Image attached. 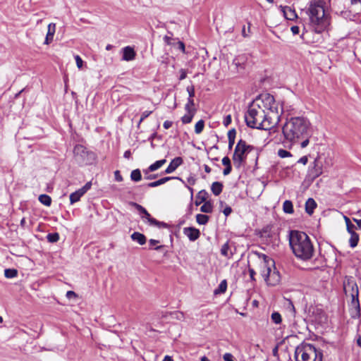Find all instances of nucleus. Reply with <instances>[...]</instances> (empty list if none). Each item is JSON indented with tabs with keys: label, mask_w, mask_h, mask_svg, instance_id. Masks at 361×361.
<instances>
[{
	"label": "nucleus",
	"mask_w": 361,
	"mask_h": 361,
	"mask_svg": "<svg viewBox=\"0 0 361 361\" xmlns=\"http://www.w3.org/2000/svg\"><path fill=\"white\" fill-rule=\"evenodd\" d=\"M221 254L228 259L232 257L233 252L231 250L228 242H226L222 245L221 248Z\"/></svg>",
	"instance_id": "nucleus-23"
},
{
	"label": "nucleus",
	"mask_w": 361,
	"mask_h": 361,
	"mask_svg": "<svg viewBox=\"0 0 361 361\" xmlns=\"http://www.w3.org/2000/svg\"><path fill=\"white\" fill-rule=\"evenodd\" d=\"M166 162V160L165 159L158 160L149 166V170L150 171H155L157 169H160L164 164H165Z\"/></svg>",
	"instance_id": "nucleus-26"
},
{
	"label": "nucleus",
	"mask_w": 361,
	"mask_h": 361,
	"mask_svg": "<svg viewBox=\"0 0 361 361\" xmlns=\"http://www.w3.org/2000/svg\"><path fill=\"white\" fill-rule=\"evenodd\" d=\"M39 201L45 206H50L51 204V198L45 194L40 195L38 198Z\"/></svg>",
	"instance_id": "nucleus-29"
},
{
	"label": "nucleus",
	"mask_w": 361,
	"mask_h": 361,
	"mask_svg": "<svg viewBox=\"0 0 361 361\" xmlns=\"http://www.w3.org/2000/svg\"><path fill=\"white\" fill-rule=\"evenodd\" d=\"M187 92H188L189 97L193 99L195 96V87L193 85L188 86L187 87Z\"/></svg>",
	"instance_id": "nucleus-44"
},
{
	"label": "nucleus",
	"mask_w": 361,
	"mask_h": 361,
	"mask_svg": "<svg viewBox=\"0 0 361 361\" xmlns=\"http://www.w3.org/2000/svg\"><path fill=\"white\" fill-rule=\"evenodd\" d=\"M231 170H232L231 164L228 165V166H225V169L223 171V174L224 176H227L231 172Z\"/></svg>",
	"instance_id": "nucleus-50"
},
{
	"label": "nucleus",
	"mask_w": 361,
	"mask_h": 361,
	"mask_svg": "<svg viewBox=\"0 0 361 361\" xmlns=\"http://www.w3.org/2000/svg\"><path fill=\"white\" fill-rule=\"evenodd\" d=\"M282 133L283 143L291 147L301 139L310 136V123L302 116L287 118L282 127Z\"/></svg>",
	"instance_id": "nucleus-1"
},
{
	"label": "nucleus",
	"mask_w": 361,
	"mask_h": 361,
	"mask_svg": "<svg viewBox=\"0 0 361 361\" xmlns=\"http://www.w3.org/2000/svg\"><path fill=\"white\" fill-rule=\"evenodd\" d=\"M47 239L49 243H56L59 240V234L58 233H49Z\"/></svg>",
	"instance_id": "nucleus-37"
},
{
	"label": "nucleus",
	"mask_w": 361,
	"mask_h": 361,
	"mask_svg": "<svg viewBox=\"0 0 361 361\" xmlns=\"http://www.w3.org/2000/svg\"><path fill=\"white\" fill-rule=\"evenodd\" d=\"M73 153L76 159L80 161H85L86 157L90 160H94L95 159V154L87 151V149L81 145H77L74 147Z\"/></svg>",
	"instance_id": "nucleus-11"
},
{
	"label": "nucleus",
	"mask_w": 361,
	"mask_h": 361,
	"mask_svg": "<svg viewBox=\"0 0 361 361\" xmlns=\"http://www.w3.org/2000/svg\"><path fill=\"white\" fill-rule=\"evenodd\" d=\"M223 212L226 216H228L232 212V209L230 207H226L224 208Z\"/></svg>",
	"instance_id": "nucleus-56"
},
{
	"label": "nucleus",
	"mask_w": 361,
	"mask_h": 361,
	"mask_svg": "<svg viewBox=\"0 0 361 361\" xmlns=\"http://www.w3.org/2000/svg\"><path fill=\"white\" fill-rule=\"evenodd\" d=\"M264 261L261 263V275L269 286L277 285L281 279L279 272L274 267V262L265 255H262Z\"/></svg>",
	"instance_id": "nucleus-7"
},
{
	"label": "nucleus",
	"mask_w": 361,
	"mask_h": 361,
	"mask_svg": "<svg viewBox=\"0 0 361 361\" xmlns=\"http://www.w3.org/2000/svg\"><path fill=\"white\" fill-rule=\"evenodd\" d=\"M188 182L190 185H194L195 183V178L190 176V177L188 178Z\"/></svg>",
	"instance_id": "nucleus-62"
},
{
	"label": "nucleus",
	"mask_w": 361,
	"mask_h": 361,
	"mask_svg": "<svg viewBox=\"0 0 361 361\" xmlns=\"http://www.w3.org/2000/svg\"><path fill=\"white\" fill-rule=\"evenodd\" d=\"M178 49L185 52V44L183 42H178Z\"/></svg>",
	"instance_id": "nucleus-61"
},
{
	"label": "nucleus",
	"mask_w": 361,
	"mask_h": 361,
	"mask_svg": "<svg viewBox=\"0 0 361 361\" xmlns=\"http://www.w3.org/2000/svg\"><path fill=\"white\" fill-rule=\"evenodd\" d=\"M200 211L204 213H212L213 211V205L211 202L207 201L200 207Z\"/></svg>",
	"instance_id": "nucleus-31"
},
{
	"label": "nucleus",
	"mask_w": 361,
	"mask_h": 361,
	"mask_svg": "<svg viewBox=\"0 0 361 361\" xmlns=\"http://www.w3.org/2000/svg\"><path fill=\"white\" fill-rule=\"evenodd\" d=\"M75 62H76V65H77L78 68H81L82 67V64H83L82 59L78 55H76L75 56Z\"/></svg>",
	"instance_id": "nucleus-45"
},
{
	"label": "nucleus",
	"mask_w": 361,
	"mask_h": 361,
	"mask_svg": "<svg viewBox=\"0 0 361 361\" xmlns=\"http://www.w3.org/2000/svg\"><path fill=\"white\" fill-rule=\"evenodd\" d=\"M265 116V109L262 108L259 101L253 102L248 107L245 114V121L247 126L252 128H267L268 124L263 123V117Z\"/></svg>",
	"instance_id": "nucleus-5"
},
{
	"label": "nucleus",
	"mask_w": 361,
	"mask_h": 361,
	"mask_svg": "<svg viewBox=\"0 0 361 361\" xmlns=\"http://www.w3.org/2000/svg\"><path fill=\"white\" fill-rule=\"evenodd\" d=\"M183 233L189 238L191 241H195L199 238L200 235V231L199 229L194 227H186L183 228Z\"/></svg>",
	"instance_id": "nucleus-13"
},
{
	"label": "nucleus",
	"mask_w": 361,
	"mask_h": 361,
	"mask_svg": "<svg viewBox=\"0 0 361 361\" xmlns=\"http://www.w3.org/2000/svg\"><path fill=\"white\" fill-rule=\"evenodd\" d=\"M281 11L283 13L284 17L289 20H293L295 19L298 16L295 13V11L293 8H291L290 6H281Z\"/></svg>",
	"instance_id": "nucleus-16"
},
{
	"label": "nucleus",
	"mask_w": 361,
	"mask_h": 361,
	"mask_svg": "<svg viewBox=\"0 0 361 361\" xmlns=\"http://www.w3.org/2000/svg\"><path fill=\"white\" fill-rule=\"evenodd\" d=\"M231 123V116L228 115L224 118L223 123L225 126H228Z\"/></svg>",
	"instance_id": "nucleus-49"
},
{
	"label": "nucleus",
	"mask_w": 361,
	"mask_h": 361,
	"mask_svg": "<svg viewBox=\"0 0 361 361\" xmlns=\"http://www.w3.org/2000/svg\"><path fill=\"white\" fill-rule=\"evenodd\" d=\"M159 243V240H154V239H150L149 240V244L150 245V248H152L154 245H156Z\"/></svg>",
	"instance_id": "nucleus-59"
},
{
	"label": "nucleus",
	"mask_w": 361,
	"mask_h": 361,
	"mask_svg": "<svg viewBox=\"0 0 361 361\" xmlns=\"http://www.w3.org/2000/svg\"><path fill=\"white\" fill-rule=\"evenodd\" d=\"M135 51L133 48L128 46L123 49V57L122 59L124 61H132L135 57Z\"/></svg>",
	"instance_id": "nucleus-18"
},
{
	"label": "nucleus",
	"mask_w": 361,
	"mask_h": 361,
	"mask_svg": "<svg viewBox=\"0 0 361 361\" xmlns=\"http://www.w3.org/2000/svg\"><path fill=\"white\" fill-rule=\"evenodd\" d=\"M131 156V152L130 150H127L124 152L123 157L126 159H129Z\"/></svg>",
	"instance_id": "nucleus-63"
},
{
	"label": "nucleus",
	"mask_w": 361,
	"mask_h": 361,
	"mask_svg": "<svg viewBox=\"0 0 361 361\" xmlns=\"http://www.w3.org/2000/svg\"><path fill=\"white\" fill-rule=\"evenodd\" d=\"M83 193H82L80 190H78L77 191L72 192L70 195V202L71 204H73L77 202H78L82 196H83Z\"/></svg>",
	"instance_id": "nucleus-25"
},
{
	"label": "nucleus",
	"mask_w": 361,
	"mask_h": 361,
	"mask_svg": "<svg viewBox=\"0 0 361 361\" xmlns=\"http://www.w3.org/2000/svg\"><path fill=\"white\" fill-rule=\"evenodd\" d=\"M55 30H56V25L54 23L49 24L48 31H47V34L46 39L44 41V44H49L52 42L54 35L55 33Z\"/></svg>",
	"instance_id": "nucleus-19"
},
{
	"label": "nucleus",
	"mask_w": 361,
	"mask_h": 361,
	"mask_svg": "<svg viewBox=\"0 0 361 361\" xmlns=\"http://www.w3.org/2000/svg\"><path fill=\"white\" fill-rule=\"evenodd\" d=\"M18 275V271L15 269H6L4 270V276L6 278L12 279Z\"/></svg>",
	"instance_id": "nucleus-35"
},
{
	"label": "nucleus",
	"mask_w": 361,
	"mask_h": 361,
	"mask_svg": "<svg viewBox=\"0 0 361 361\" xmlns=\"http://www.w3.org/2000/svg\"><path fill=\"white\" fill-rule=\"evenodd\" d=\"M131 238L133 240L137 242L140 245H145L147 240L145 235L139 232H134L131 235Z\"/></svg>",
	"instance_id": "nucleus-21"
},
{
	"label": "nucleus",
	"mask_w": 361,
	"mask_h": 361,
	"mask_svg": "<svg viewBox=\"0 0 361 361\" xmlns=\"http://www.w3.org/2000/svg\"><path fill=\"white\" fill-rule=\"evenodd\" d=\"M346 227H347V231L349 233H355L354 231V229L355 228V226L354 224H353L352 223L346 225Z\"/></svg>",
	"instance_id": "nucleus-47"
},
{
	"label": "nucleus",
	"mask_w": 361,
	"mask_h": 361,
	"mask_svg": "<svg viewBox=\"0 0 361 361\" xmlns=\"http://www.w3.org/2000/svg\"><path fill=\"white\" fill-rule=\"evenodd\" d=\"M162 361H173L172 357L169 356V355H166L163 360Z\"/></svg>",
	"instance_id": "nucleus-64"
},
{
	"label": "nucleus",
	"mask_w": 361,
	"mask_h": 361,
	"mask_svg": "<svg viewBox=\"0 0 361 361\" xmlns=\"http://www.w3.org/2000/svg\"><path fill=\"white\" fill-rule=\"evenodd\" d=\"M224 185L221 182H214L211 186V190L215 196L219 195L223 190Z\"/></svg>",
	"instance_id": "nucleus-22"
},
{
	"label": "nucleus",
	"mask_w": 361,
	"mask_h": 361,
	"mask_svg": "<svg viewBox=\"0 0 361 361\" xmlns=\"http://www.w3.org/2000/svg\"><path fill=\"white\" fill-rule=\"evenodd\" d=\"M225 361H233V356L231 353H225L223 357Z\"/></svg>",
	"instance_id": "nucleus-46"
},
{
	"label": "nucleus",
	"mask_w": 361,
	"mask_h": 361,
	"mask_svg": "<svg viewBox=\"0 0 361 361\" xmlns=\"http://www.w3.org/2000/svg\"><path fill=\"white\" fill-rule=\"evenodd\" d=\"M307 14L310 19V25L317 33L324 31L330 24L329 17L325 14L324 7L319 3L311 2Z\"/></svg>",
	"instance_id": "nucleus-3"
},
{
	"label": "nucleus",
	"mask_w": 361,
	"mask_h": 361,
	"mask_svg": "<svg viewBox=\"0 0 361 361\" xmlns=\"http://www.w3.org/2000/svg\"><path fill=\"white\" fill-rule=\"evenodd\" d=\"M173 179H177V180H182V179L179 177H175V176H166V177H164L162 178H160L156 181H154V182H151V183H149L147 184V187L148 188H155V187H158L162 184H164L166 183V182H168L169 180H173Z\"/></svg>",
	"instance_id": "nucleus-17"
},
{
	"label": "nucleus",
	"mask_w": 361,
	"mask_h": 361,
	"mask_svg": "<svg viewBox=\"0 0 361 361\" xmlns=\"http://www.w3.org/2000/svg\"><path fill=\"white\" fill-rule=\"evenodd\" d=\"M279 118H274V116L271 114V113L265 111V116L263 117V123L268 124V128H261L262 130H270L272 127L274 126L276 123L279 121Z\"/></svg>",
	"instance_id": "nucleus-15"
},
{
	"label": "nucleus",
	"mask_w": 361,
	"mask_h": 361,
	"mask_svg": "<svg viewBox=\"0 0 361 361\" xmlns=\"http://www.w3.org/2000/svg\"><path fill=\"white\" fill-rule=\"evenodd\" d=\"M248 272H249V274H250V277L252 281H255V275L256 274L255 270L252 268H249L248 269Z\"/></svg>",
	"instance_id": "nucleus-54"
},
{
	"label": "nucleus",
	"mask_w": 361,
	"mask_h": 361,
	"mask_svg": "<svg viewBox=\"0 0 361 361\" xmlns=\"http://www.w3.org/2000/svg\"><path fill=\"white\" fill-rule=\"evenodd\" d=\"M114 176H115V179L116 181L118 182H121L123 180V177L121 175L120 173V171H116L114 172Z\"/></svg>",
	"instance_id": "nucleus-51"
},
{
	"label": "nucleus",
	"mask_w": 361,
	"mask_h": 361,
	"mask_svg": "<svg viewBox=\"0 0 361 361\" xmlns=\"http://www.w3.org/2000/svg\"><path fill=\"white\" fill-rule=\"evenodd\" d=\"M271 319L275 324H280L282 321L281 314L276 312L271 314Z\"/></svg>",
	"instance_id": "nucleus-39"
},
{
	"label": "nucleus",
	"mask_w": 361,
	"mask_h": 361,
	"mask_svg": "<svg viewBox=\"0 0 361 361\" xmlns=\"http://www.w3.org/2000/svg\"><path fill=\"white\" fill-rule=\"evenodd\" d=\"M343 290L345 295L350 298L349 306L351 317L353 319L360 317L361 307L359 300V289L353 277L348 278L344 282Z\"/></svg>",
	"instance_id": "nucleus-4"
},
{
	"label": "nucleus",
	"mask_w": 361,
	"mask_h": 361,
	"mask_svg": "<svg viewBox=\"0 0 361 361\" xmlns=\"http://www.w3.org/2000/svg\"><path fill=\"white\" fill-rule=\"evenodd\" d=\"M152 113V111H145L142 112L140 119L139 121L138 125H140L146 118H147Z\"/></svg>",
	"instance_id": "nucleus-41"
},
{
	"label": "nucleus",
	"mask_w": 361,
	"mask_h": 361,
	"mask_svg": "<svg viewBox=\"0 0 361 361\" xmlns=\"http://www.w3.org/2000/svg\"><path fill=\"white\" fill-rule=\"evenodd\" d=\"M296 361H322V350L314 345L302 342L295 350Z\"/></svg>",
	"instance_id": "nucleus-6"
},
{
	"label": "nucleus",
	"mask_w": 361,
	"mask_h": 361,
	"mask_svg": "<svg viewBox=\"0 0 361 361\" xmlns=\"http://www.w3.org/2000/svg\"><path fill=\"white\" fill-rule=\"evenodd\" d=\"M290 30L293 35H298L300 32V28L298 26H292Z\"/></svg>",
	"instance_id": "nucleus-58"
},
{
	"label": "nucleus",
	"mask_w": 361,
	"mask_h": 361,
	"mask_svg": "<svg viewBox=\"0 0 361 361\" xmlns=\"http://www.w3.org/2000/svg\"><path fill=\"white\" fill-rule=\"evenodd\" d=\"M195 105L194 104V99L192 98H188V102L185 106V109L186 111H195V109L192 108V106Z\"/></svg>",
	"instance_id": "nucleus-38"
},
{
	"label": "nucleus",
	"mask_w": 361,
	"mask_h": 361,
	"mask_svg": "<svg viewBox=\"0 0 361 361\" xmlns=\"http://www.w3.org/2000/svg\"><path fill=\"white\" fill-rule=\"evenodd\" d=\"M91 185V182H87L82 188H80L79 190L82 193H83V195H85L87 192V191L90 189Z\"/></svg>",
	"instance_id": "nucleus-42"
},
{
	"label": "nucleus",
	"mask_w": 361,
	"mask_h": 361,
	"mask_svg": "<svg viewBox=\"0 0 361 361\" xmlns=\"http://www.w3.org/2000/svg\"><path fill=\"white\" fill-rule=\"evenodd\" d=\"M254 149L253 146L247 145L245 140H240L235 147L232 157L234 166L240 169L245 161L247 154Z\"/></svg>",
	"instance_id": "nucleus-8"
},
{
	"label": "nucleus",
	"mask_w": 361,
	"mask_h": 361,
	"mask_svg": "<svg viewBox=\"0 0 361 361\" xmlns=\"http://www.w3.org/2000/svg\"><path fill=\"white\" fill-rule=\"evenodd\" d=\"M236 135V130L235 128H232L228 132V140H235Z\"/></svg>",
	"instance_id": "nucleus-43"
},
{
	"label": "nucleus",
	"mask_w": 361,
	"mask_h": 361,
	"mask_svg": "<svg viewBox=\"0 0 361 361\" xmlns=\"http://www.w3.org/2000/svg\"><path fill=\"white\" fill-rule=\"evenodd\" d=\"M323 164L319 158H316L313 163L310 165L308 170V176L312 180H314L322 174Z\"/></svg>",
	"instance_id": "nucleus-12"
},
{
	"label": "nucleus",
	"mask_w": 361,
	"mask_h": 361,
	"mask_svg": "<svg viewBox=\"0 0 361 361\" xmlns=\"http://www.w3.org/2000/svg\"><path fill=\"white\" fill-rule=\"evenodd\" d=\"M309 137L310 136H307V137H304L302 139L303 140H302V142L300 144V146H301L302 148H305V147H306L308 145V144L310 142Z\"/></svg>",
	"instance_id": "nucleus-48"
},
{
	"label": "nucleus",
	"mask_w": 361,
	"mask_h": 361,
	"mask_svg": "<svg viewBox=\"0 0 361 361\" xmlns=\"http://www.w3.org/2000/svg\"><path fill=\"white\" fill-rule=\"evenodd\" d=\"M283 211L286 214H293L294 212L293 204L290 200H286L283 204Z\"/></svg>",
	"instance_id": "nucleus-24"
},
{
	"label": "nucleus",
	"mask_w": 361,
	"mask_h": 361,
	"mask_svg": "<svg viewBox=\"0 0 361 361\" xmlns=\"http://www.w3.org/2000/svg\"><path fill=\"white\" fill-rule=\"evenodd\" d=\"M222 164L225 166L231 164L230 159L228 157H224L222 159Z\"/></svg>",
	"instance_id": "nucleus-53"
},
{
	"label": "nucleus",
	"mask_w": 361,
	"mask_h": 361,
	"mask_svg": "<svg viewBox=\"0 0 361 361\" xmlns=\"http://www.w3.org/2000/svg\"><path fill=\"white\" fill-rule=\"evenodd\" d=\"M289 244L295 256L302 260L310 259L314 253L313 244L310 237L304 232L290 231Z\"/></svg>",
	"instance_id": "nucleus-2"
},
{
	"label": "nucleus",
	"mask_w": 361,
	"mask_h": 361,
	"mask_svg": "<svg viewBox=\"0 0 361 361\" xmlns=\"http://www.w3.org/2000/svg\"><path fill=\"white\" fill-rule=\"evenodd\" d=\"M278 155L279 157H280L281 158H286V157H291L292 154H290V152H289L287 150H285V149H279L278 151Z\"/></svg>",
	"instance_id": "nucleus-40"
},
{
	"label": "nucleus",
	"mask_w": 361,
	"mask_h": 361,
	"mask_svg": "<svg viewBox=\"0 0 361 361\" xmlns=\"http://www.w3.org/2000/svg\"><path fill=\"white\" fill-rule=\"evenodd\" d=\"M204 127V121L203 120H200L197 121L195 126V132L197 134H200L202 132Z\"/></svg>",
	"instance_id": "nucleus-36"
},
{
	"label": "nucleus",
	"mask_w": 361,
	"mask_h": 361,
	"mask_svg": "<svg viewBox=\"0 0 361 361\" xmlns=\"http://www.w3.org/2000/svg\"><path fill=\"white\" fill-rule=\"evenodd\" d=\"M66 297L68 299H71V298H77V294L74 291L68 290L66 293Z\"/></svg>",
	"instance_id": "nucleus-52"
},
{
	"label": "nucleus",
	"mask_w": 361,
	"mask_h": 361,
	"mask_svg": "<svg viewBox=\"0 0 361 361\" xmlns=\"http://www.w3.org/2000/svg\"><path fill=\"white\" fill-rule=\"evenodd\" d=\"M350 238L349 239L350 246L353 248L357 245L359 242V235L357 233H350Z\"/></svg>",
	"instance_id": "nucleus-28"
},
{
	"label": "nucleus",
	"mask_w": 361,
	"mask_h": 361,
	"mask_svg": "<svg viewBox=\"0 0 361 361\" xmlns=\"http://www.w3.org/2000/svg\"><path fill=\"white\" fill-rule=\"evenodd\" d=\"M130 204L131 206H133V207H135L138 211V212L141 215L142 219H143V220L147 219V222L150 225L157 226L158 228H169V225L167 224L166 223L163 222V221H159L156 219L152 218L150 214L142 205H140L136 202H130Z\"/></svg>",
	"instance_id": "nucleus-9"
},
{
	"label": "nucleus",
	"mask_w": 361,
	"mask_h": 361,
	"mask_svg": "<svg viewBox=\"0 0 361 361\" xmlns=\"http://www.w3.org/2000/svg\"><path fill=\"white\" fill-rule=\"evenodd\" d=\"M207 197V192H206V190H202L200 191L197 195V199L200 200V202H198L197 201L196 204L198 205V204H201L202 202H207L206 201Z\"/></svg>",
	"instance_id": "nucleus-34"
},
{
	"label": "nucleus",
	"mask_w": 361,
	"mask_h": 361,
	"mask_svg": "<svg viewBox=\"0 0 361 361\" xmlns=\"http://www.w3.org/2000/svg\"><path fill=\"white\" fill-rule=\"evenodd\" d=\"M209 219L207 215L198 214L196 215V221L200 225H205Z\"/></svg>",
	"instance_id": "nucleus-32"
},
{
	"label": "nucleus",
	"mask_w": 361,
	"mask_h": 361,
	"mask_svg": "<svg viewBox=\"0 0 361 361\" xmlns=\"http://www.w3.org/2000/svg\"><path fill=\"white\" fill-rule=\"evenodd\" d=\"M173 123L170 121H164L163 126L165 129H169L172 126Z\"/></svg>",
	"instance_id": "nucleus-57"
},
{
	"label": "nucleus",
	"mask_w": 361,
	"mask_h": 361,
	"mask_svg": "<svg viewBox=\"0 0 361 361\" xmlns=\"http://www.w3.org/2000/svg\"><path fill=\"white\" fill-rule=\"evenodd\" d=\"M183 163V160L182 157H178L172 159L169 165L165 169L164 173L166 174H169L173 173L176 170V169L180 166Z\"/></svg>",
	"instance_id": "nucleus-14"
},
{
	"label": "nucleus",
	"mask_w": 361,
	"mask_h": 361,
	"mask_svg": "<svg viewBox=\"0 0 361 361\" xmlns=\"http://www.w3.org/2000/svg\"><path fill=\"white\" fill-rule=\"evenodd\" d=\"M227 288V282L226 280H223L219 283L218 288L214 290V295H219L221 294L226 292Z\"/></svg>",
	"instance_id": "nucleus-27"
},
{
	"label": "nucleus",
	"mask_w": 361,
	"mask_h": 361,
	"mask_svg": "<svg viewBox=\"0 0 361 361\" xmlns=\"http://www.w3.org/2000/svg\"><path fill=\"white\" fill-rule=\"evenodd\" d=\"M130 178L133 181H135V182H138V181L141 180L142 175H141L140 170L138 169L133 170L130 173Z\"/></svg>",
	"instance_id": "nucleus-30"
},
{
	"label": "nucleus",
	"mask_w": 361,
	"mask_h": 361,
	"mask_svg": "<svg viewBox=\"0 0 361 361\" xmlns=\"http://www.w3.org/2000/svg\"><path fill=\"white\" fill-rule=\"evenodd\" d=\"M256 101H259V104L265 109L266 112L271 113L274 118H279L278 108L276 106L275 99L272 95L266 94L262 96L261 99H257Z\"/></svg>",
	"instance_id": "nucleus-10"
},
{
	"label": "nucleus",
	"mask_w": 361,
	"mask_h": 361,
	"mask_svg": "<svg viewBox=\"0 0 361 361\" xmlns=\"http://www.w3.org/2000/svg\"><path fill=\"white\" fill-rule=\"evenodd\" d=\"M171 37H169L167 35L164 36V41L166 44H171Z\"/></svg>",
	"instance_id": "nucleus-60"
},
{
	"label": "nucleus",
	"mask_w": 361,
	"mask_h": 361,
	"mask_svg": "<svg viewBox=\"0 0 361 361\" xmlns=\"http://www.w3.org/2000/svg\"><path fill=\"white\" fill-rule=\"evenodd\" d=\"M195 114V111H187V114H185L181 118V121L183 123H190L192 121V118H193Z\"/></svg>",
	"instance_id": "nucleus-33"
},
{
	"label": "nucleus",
	"mask_w": 361,
	"mask_h": 361,
	"mask_svg": "<svg viewBox=\"0 0 361 361\" xmlns=\"http://www.w3.org/2000/svg\"><path fill=\"white\" fill-rule=\"evenodd\" d=\"M308 161V159L307 156H303L298 161V163L302 164L305 165Z\"/></svg>",
	"instance_id": "nucleus-55"
},
{
	"label": "nucleus",
	"mask_w": 361,
	"mask_h": 361,
	"mask_svg": "<svg viewBox=\"0 0 361 361\" xmlns=\"http://www.w3.org/2000/svg\"><path fill=\"white\" fill-rule=\"evenodd\" d=\"M317 207V203L312 198H309L305 202V211L309 215H312L314 209Z\"/></svg>",
	"instance_id": "nucleus-20"
}]
</instances>
